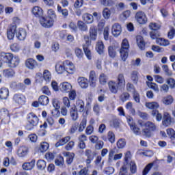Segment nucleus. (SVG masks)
<instances>
[{
	"label": "nucleus",
	"instance_id": "11",
	"mask_svg": "<svg viewBox=\"0 0 175 175\" xmlns=\"http://www.w3.org/2000/svg\"><path fill=\"white\" fill-rule=\"evenodd\" d=\"M78 148L80 150H85L87 146L85 145V142H87V135L82 134L78 137Z\"/></svg>",
	"mask_w": 175,
	"mask_h": 175
},
{
	"label": "nucleus",
	"instance_id": "50",
	"mask_svg": "<svg viewBox=\"0 0 175 175\" xmlns=\"http://www.w3.org/2000/svg\"><path fill=\"white\" fill-rule=\"evenodd\" d=\"M49 147H50V145H49V143L42 142L40 146V151L41 152H46V151L49 150Z\"/></svg>",
	"mask_w": 175,
	"mask_h": 175
},
{
	"label": "nucleus",
	"instance_id": "4",
	"mask_svg": "<svg viewBox=\"0 0 175 175\" xmlns=\"http://www.w3.org/2000/svg\"><path fill=\"white\" fill-rule=\"evenodd\" d=\"M135 18L137 23H139L141 25H144L147 23V15L143 11H138L135 16Z\"/></svg>",
	"mask_w": 175,
	"mask_h": 175
},
{
	"label": "nucleus",
	"instance_id": "24",
	"mask_svg": "<svg viewBox=\"0 0 175 175\" xmlns=\"http://www.w3.org/2000/svg\"><path fill=\"white\" fill-rule=\"evenodd\" d=\"M35 159H33L30 162H27L23 164L22 167L23 170H32L35 167Z\"/></svg>",
	"mask_w": 175,
	"mask_h": 175
},
{
	"label": "nucleus",
	"instance_id": "21",
	"mask_svg": "<svg viewBox=\"0 0 175 175\" xmlns=\"http://www.w3.org/2000/svg\"><path fill=\"white\" fill-rule=\"evenodd\" d=\"M55 70L59 75H62L63 72H66L65 62H58L55 65Z\"/></svg>",
	"mask_w": 175,
	"mask_h": 175
},
{
	"label": "nucleus",
	"instance_id": "45",
	"mask_svg": "<svg viewBox=\"0 0 175 175\" xmlns=\"http://www.w3.org/2000/svg\"><path fill=\"white\" fill-rule=\"evenodd\" d=\"M3 76H5V77H13V76H14L15 72L14 70H13V69L10 68L3 70Z\"/></svg>",
	"mask_w": 175,
	"mask_h": 175
},
{
	"label": "nucleus",
	"instance_id": "48",
	"mask_svg": "<svg viewBox=\"0 0 175 175\" xmlns=\"http://www.w3.org/2000/svg\"><path fill=\"white\" fill-rule=\"evenodd\" d=\"M99 83L102 85H105L107 83V75L102 73L99 76Z\"/></svg>",
	"mask_w": 175,
	"mask_h": 175
},
{
	"label": "nucleus",
	"instance_id": "41",
	"mask_svg": "<svg viewBox=\"0 0 175 175\" xmlns=\"http://www.w3.org/2000/svg\"><path fill=\"white\" fill-rule=\"evenodd\" d=\"M66 159V163L68 165H71L72 162H73V159L75 158V154L70 153L69 152H66L65 154Z\"/></svg>",
	"mask_w": 175,
	"mask_h": 175
},
{
	"label": "nucleus",
	"instance_id": "37",
	"mask_svg": "<svg viewBox=\"0 0 175 175\" xmlns=\"http://www.w3.org/2000/svg\"><path fill=\"white\" fill-rule=\"evenodd\" d=\"M57 12L58 13L62 14L64 18H66V17L69 16V11H68L66 9H62V7H61L59 5H57Z\"/></svg>",
	"mask_w": 175,
	"mask_h": 175
},
{
	"label": "nucleus",
	"instance_id": "32",
	"mask_svg": "<svg viewBox=\"0 0 175 175\" xmlns=\"http://www.w3.org/2000/svg\"><path fill=\"white\" fill-rule=\"evenodd\" d=\"M82 18L86 24H92L94 22V16L88 13L84 14L82 16Z\"/></svg>",
	"mask_w": 175,
	"mask_h": 175
},
{
	"label": "nucleus",
	"instance_id": "40",
	"mask_svg": "<svg viewBox=\"0 0 175 175\" xmlns=\"http://www.w3.org/2000/svg\"><path fill=\"white\" fill-rule=\"evenodd\" d=\"M131 80L134 83V84H137L139 81V72L136 70H134L131 74Z\"/></svg>",
	"mask_w": 175,
	"mask_h": 175
},
{
	"label": "nucleus",
	"instance_id": "51",
	"mask_svg": "<svg viewBox=\"0 0 175 175\" xmlns=\"http://www.w3.org/2000/svg\"><path fill=\"white\" fill-rule=\"evenodd\" d=\"M131 17V11L126 10L120 15V19L122 21H125L127 18H129Z\"/></svg>",
	"mask_w": 175,
	"mask_h": 175
},
{
	"label": "nucleus",
	"instance_id": "57",
	"mask_svg": "<svg viewBox=\"0 0 175 175\" xmlns=\"http://www.w3.org/2000/svg\"><path fill=\"white\" fill-rule=\"evenodd\" d=\"M48 18H51V20H54V18H57V14H55V11L53 9L48 10L47 12Z\"/></svg>",
	"mask_w": 175,
	"mask_h": 175
},
{
	"label": "nucleus",
	"instance_id": "30",
	"mask_svg": "<svg viewBox=\"0 0 175 175\" xmlns=\"http://www.w3.org/2000/svg\"><path fill=\"white\" fill-rule=\"evenodd\" d=\"M9 98V89L2 88L0 89V99H8Z\"/></svg>",
	"mask_w": 175,
	"mask_h": 175
},
{
	"label": "nucleus",
	"instance_id": "59",
	"mask_svg": "<svg viewBox=\"0 0 175 175\" xmlns=\"http://www.w3.org/2000/svg\"><path fill=\"white\" fill-rule=\"evenodd\" d=\"M116 144L118 148H124V147L126 146V142L125 141V139L121 138L117 142Z\"/></svg>",
	"mask_w": 175,
	"mask_h": 175
},
{
	"label": "nucleus",
	"instance_id": "13",
	"mask_svg": "<svg viewBox=\"0 0 175 175\" xmlns=\"http://www.w3.org/2000/svg\"><path fill=\"white\" fill-rule=\"evenodd\" d=\"M64 65L66 66V72L67 73H69L70 75H73V72L75 70H76V67L75 66V64L72 63V62L69 60L64 61Z\"/></svg>",
	"mask_w": 175,
	"mask_h": 175
},
{
	"label": "nucleus",
	"instance_id": "6",
	"mask_svg": "<svg viewBox=\"0 0 175 175\" xmlns=\"http://www.w3.org/2000/svg\"><path fill=\"white\" fill-rule=\"evenodd\" d=\"M72 108L77 110L79 113H84L85 111V103L80 98L77 99Z\"/></svg>",
	"mask_w": 175,
	"mask_h": 175
},
{
	"label": "nucleus",
	"instance_id": "28",
	"mask_svg": "<svg viewBox=\"0 0 175 175\" xmlns=\"http://www.w3.org/2000/svg\"><path fill=\"white\" fill-rule=\"evenodd\" d=\"M0 120H10V116H9V111L8 109L3 108L0 109Z\"/></svg>",
	"mask_w": 175,
	"mask_h": 175
},
{
	"label": "nucleus",
	"instance_id": "64",
	"mask_svg": "<svg viewBox=\"0 0 175 175\" xmlns=\"http://www.w3.org/2000/svg\"><path fill=\"white\" fill-rule=\"evenodd\" d=\"M133 98L136 103H139L140 102V94H139L137 91L133 93Z\"/></svg>",
	"mask_w": 175,
	"mask_h": 175
},
{
	"label": "nucleus",
	"instance_id": "26",
	"mask_svg": "<svg viewBox=\"0 0 175 175\" xmlns=\"http://www.w3.org/2000/svg\"><path fill=\"white\" fill-rule=\"evenodd\" d=\"M102 138H103V140H104V142H107V140H108L111 144H113L116 142V135L114 134V133L113 131H109L107 133V137H103Z\"/></svg>",
	"mask_w": 175,
	"mask_h": 175
},
{
	"label": "nucleus",
	"instance_id": "9",
	"mask_svg": "<svg viewBox=\"0 0 175 175\" xmlns=\"http://www.w3.org/2000/svg\"><path fill=\"white\" fill-rule=\"evenodd\" d=\"M108 87L111 94H117V92H118V90H121L122 88L118 85L117 82L114 81H109L108 82Z\"/></svg>",
	"mask_w": 175,
	"mask_h": 175
},
{
	"label": "nucleus",
	"instance_id": "63",
	"mask_svg": "<svg viewBox=\"0 0 175 175\" xmlns=\"http://www.w3.org/2000/svg\"><path fill=\"white\" fill-rule=\"evenodd\" d=\"M55 163L56 166H64V157L61 156L59 157L55 160Z\"/></svg>",
	"mask_w": 175,
	"mask_h": 175
},
{
	"label": "nucleus",
	"instance_id": "61",
	"mask_svg": "<svg viewBox=\"0 0 175 175\" xmlns=\"http://www.w3.org/2000/svg\"><path fill=\"white\" fill-rule=\"evenodd\" d=\"M110 126L113 128H118L120 126V120L118 119H113L110 121L109 122Z\"/></svg>",
	"mask_w": 175,
	"mask_h": 175
},
{
	"label": "nucleus",
	"instance_id": "22",
	"mask_svg": "<svg viewBox=\"0 0 175 175\" xmlns=\"http://www.w3.org/2000/svg\"><path fill=\"white\" fill-rule=\"evenodd\" d=\"M69 113L70 117L72 118V121H77L79 119V111L72 107L69 109Z\"/></svg>",
	"mask_w": 175,
	"mask_h": 175
},
{
	"label": "nucleus",
	"instance_id": "52",
	"mask_svg": "<svg viewBox=\"0 0 175 175\" xmlns=\"http://www.w3.org/2000/svg\"><path fill=\"white\" fill-rule=\"evenodd\" d=\"M152 116L154 117L156 116L157 121H162V113H159V111L158 110H153L152 111Z\"/></svg>",
	"mask_w": 175,
	"mask_h": 175
},
{
	"label": "nucleus",
	"instance_id": "62",
	"mask_svg": "<svg viewBox=\"0 0 175 175\" xmlns=\"http://www.w3.org/2000/svg\"><path fill=\"white\" fill-rule=\"evenodd\" d=\"M129 98H131V94L128 92H123L120 96L122 102H126V100H129Z\"/></svg>",
	"mask_w": 175,
	"mask_h": 175
},
{
	"label": "nucleus",
	"instance_id": "53",
	"mask_svg": "<svg viewBox=\"0 0 175 175\" xmlns=\"http://www.w3.org/2000/svg\"><path fill=\"white\" fill-rule=\"evenodd\" d=\"M147 85L148 87H149V88H151L152 90H153V91H155L156 92H159V88H158V85H157V83L149 82V83H147Z\"/></svg>",
	"mask_w": 175,
	"mask_h": 175
},
{
	"label": "nucleus",
	"instance_id": "49",
	"mask_svg": "<svg viewBox=\"0 0 175 175\" xmlns=\"http://www.w3.org/2000/svg\"><path fill=\"white\" fill-rule=\"evenodd\" d=\"M130 166V172L132 174H135L136 172H137V166L136 165V163L135 161H131L129 163Z\"/></svg>",
	"mask_w": 175,
	"mask_h": 175
},
{
	"label": "nucleus",
	"instance_id": "35",
	"mask_svg": "<svg viewBox=\"0 0 175 175\" xmlns=\"http://www.w3.org/2000/svg\"><path fill=\"white\" fill-rule=\"evenodd\" d=\"M69 140H70V137L69 136L65 137L62 139H59V142H57L55 146V147H60V146H65V144H66V143H68Z\"/></svg>",
	"mask_w": 175,
	"mask_h": 175
},
{
	"label": "nucleus",
	"instance_id": "43",
	"mask_svg": "<svg viewBox=\"0 0 175 175\" xmlns=\"http://www.w3.org/2000/svg\"><path fill=\"white\" fill-rule=\"evenodd\" d=\"M77 27L79 29H80V31H88V27L87 26V25H85V23H84V22L81 21H79L77 22Z\"/></svg>",
	"mask_w": 175,
	"mask_h": 175
},
{
	"label": "nucleus",
	"instance_id": "60",
	"mask_svg": "<svg viewBox=\"0 0 175 175\" xmlns=\"http://www.w3.org/2000/svg\"><path fill=\"white\" fill-rule=\"evenodd\" d=\"M85 126H87V119L83 118L80 123L79 132H83L85 129Z\"/></svg>",
	"mask_w": 175,
	"mask_h": 175
},
{
	"label": "nucleus",
	"instance_id": "56",
	"mask_svg": "<svg viewBox=\"0 0 175 175\" xmlns=\"http://www.w3.org/2000/svg\"><path fill=\"white\" fill-rule=\"evenodd\" d=\"M162 69L165 73L166 76H173V72L169 69V66L167 65H163Z\"/></svg>",
	"mask_w": 175,
	"mask_h": 175
},
{
	"label": "nucleus",
	"instance_id": "1",
	"mask_svg": "<svg viewBox=\"0 0 175 175\" xmlns=\"http://www.w3.org/2000/svg\"><path fill=\"white\" fill-rule=\"evenodd\" d=\"M142 126H145V128L142 130V135L146 136V137H151V135H152V132H155L157 131V126L152 122L148 121L144 124H141Z\"/></svg>",
	"mask_w": 175,
	"mask_h": 175
},
{
	"label": "nucleus",
	"instance_id": "8",
	"mask_svg": "<svg viewBox=\"0 0 175 175\" xmlns=\"http://www.w3.org/2000/svg\"><path fill=\"white\" fill-rule=\"evenodd\" d=\"M40 23L44 28H51L54 25V20L48 17H42L40 19Z\"/></svg>",
	"mask_w": 175,
	"mask_h": 175
},
{
	"label": "nucleus",
	"instance_id": "46",
	"mask_svg": "<svg viewBox=\"0 0 175 175\" xmlns=\"http://www.w3.org/2000/svg\"><path fill=\"white\" fill-rule=\"evenodd\" d=\"M116 148H112L109 150V156H108V162L111 163L114 159V156L116 155Z\"/></svg>",
	"mask_w": 175,
	"mask_h": 175
},
{
	"label": "nucleus",
	"instance_id": "3",
	"mask_svg": "<svg viewBox=\"0 0 175 175\" xmlns=\"http://www.w3.org/2000/svg\"><path fill=\"white\" fill-rule=\"evenodd\" d=\"M27 120L31 126H37L39 124V118L33 112L27 114Z\"/></svg>",
	"mask_w": 175,
	"mask_h": 175
},
{
	"label": "nucleus",
	"instance_id": "7",
	"mask_svg": "<svg viewBox=\"0 0 175 175\" xmlns=\"http://www.w3.org/2000/svg\"><path fill=\"white\" fill-rule=\"evenodd\" d=\"M85 155L87 157L85 163L87 165H90L96 157V152L92 151L91 149H86L85 151Z\"/></svg>",
	"mask_w": 175,
	"mask_h": 175
},
{
	"label": "nucleus",
	"instance_id": "36",
	"mask_svg": "<svg viewBox=\"0 0 175 175\" xmlns=\"http://www.w3.org/2000/svg\"><path fill=\"white\" fill-rule=\"evenodd\" d=\"M104 49H105V45L103 44V42L98 41L96 45V50L97 51L98 54H103Z\"/></svg>",
	"mask_w": 175,
	"mask_h": 175
},
{
	"label": "nucleus",
	"instance_id": "38",
	"mask_svg": "<svg viewBox=\"0 0 175 175\" xmlns=\"http://www.w3.org/2000/svg\"><path fill=\"white\" fill-rule=\"evenodd\" d=\"M28 154V148L22 146L18 150V154L19 157H25Z\"/></svg>",
	"mask_w": 175,
	"mask_h": 175
},
{
	"label": "nucleus",
	"instance_id": "27",
	"mask_svg": "<svg viewBox=\"0 0 175 175\" xmlns=\"http://www.w3.org/2000/svg\"><path fill=\"white\" fill-rule=\"evenodd\" d=\"M145 106L150 110H157V109H159V103L157 101L148 102L146 103Z\"/></svg>",
	"mask_w": 175,
	"mask_h": 175
},
{
	"label": "nucleus",
	"instance_id": "23",
	"mask_svg": "<svg viewBox=\"0 0 175 175\" xmlns=\"http://www.w3.org/2000/svg\"><path fill=\"white\" fill-rule=\"evenodd\" d=\"M137 44L140 50H144L146 49V42L142 36H137L136 37Z\"/></svg>",
	"mask_w": 175,
	"mask_h": 175
},
{
	"label": "nucleus",
	"instance_id": "16",
	"mask_svg": "<svg viewBox=\"0 0 175 175\" xmlns=\"http://www.w3.org/2000/svg\"><path fill=\"white\" fill-rule=\"evenodd\" d=\"M13 57V54L10 53H5L1 52L0 53V59L3 61V62H5V64H9L10 62V59H12Z\"/></svg>",
	"mask_w": 175,
	"mask_h": 175
},
{
	"label": "nucleus",
	"instance_id": "5",
	"mask_svg": "<svg viewBox=\"0 0 175 175\" xmlns=\"http://www.w3.org/2000/svg\"><path fill=\"white\" fill-rule=\"evenodd\" d=\"M84 40L85 41V44H83V51L85 55H86L88 59H92V56L91 55V51L88 49V46L91 44V41H90V37L88 36H84Z\"/></svg>",
	"mask_w": 175,
	"mask_h": 175
},
{
	"label": "nucleus",
	"instance_id": "39",
	"mask_svg": "<svg viewBox=\"0 0 175 175\" xmlns=\"http://www.w3.org/2000/svg\"><path fill=\"white\" fill-rule=\"evenodd\" d=\"M156 43L157 44H159L160 46H169L170 44V42L168 40H166L165 38H159L156 40Z\"/></svg>",
	"mask_w": 175,
	"mask_h": 175
},
{
	"label": "nucleus",
	"instance_id": "33",
	"mask_svg": "<svg viewBox=\"0 0 175 175\" xmlns=\"http://www.w3.org/2000/svg\"><path fill=\"white\" fill-rule=\"evenodd\" d=\"M49 102H50V100L49 99V97L45 95H42L38 98V103L42 106H47Z\"/></svg>",
	"mask_w": 175,
	"mask_h": 175
},
{
	"label": "nucleus",
	"instance_id": "15",
	"mask_svg": "<svg viewBox=\"0 0 175 175\" xmlns=\"http://www.w3.org/2000/svg\"><path fill=\"white\" fill-rule=\"evenodd\" d=\"M172 118L169 112H164L162 124L164 126H170L172 124Z\"/></svg>",
	"mask_w": 175,
	"mask_h": 175
},
{
	"label": "nucleus",
	"instance_id": "25",
	"mask_svg": "<svg viewBox=\"0 0 175 175\" xmlns=\"http://www.w3.org/2000/svg\"><path fill=\"white\" fill-rule=\"evenodd\" d=\"M16 26L15 25H12L10 26L7 31V36L8 38L9 39V40H12L14 39V35L16 33Z\"/></svg>",
	"mask_w": 175,
	"mask_h": 175
},
{
	"label": "nucleus",
	"instance_id": "18",
	"mask_svg": "<svg viewBox=\"0 0 175 175\" xmlns=\"http://www.w3.org/2000/svg\"><path fill=\"white\" fill-rule=\"evenodd\" d=\"M38 65V62L31 58L27 59L25 62L26 68L28 69H35V68H37Z\"/></svg>",
	"mask_w": 175,
	"mask_h": 175
},
{
	"label": "nucleus",
	"instance_id": "44",
	"mask_svg": "<svg viewBox=\"0 0 175 175\" xmlns=\"http://www.w3.org/2000/svg\"><path fill=\"white\" fill-rule=\"evenodd\" d=\"M173 100H174V99L172 96H167L164 97L162 99V103L164 105H172L173 103Z\"/></svg>",
	"mask_w": 175,
	"mask_h": 175
},
{
	"label": "nucleus",
	"instance_id": "42",
	"mask_svg": "<svg viewBox=\"0 0 175 175\" xmlns=\"http://www.w3.org/2000/svg\"><path fill=\"white\" fill-rule=\"evenodd\" d=\"M89 80L92 82V85L95 87V82L96 81V74L95 73V71H90L89 75Z\"/></svg>",
	"mask_w": 175,
	"mask_h": 175
},
{
	"label": "nucleus",
	"instance_id": "58",
	"mask_svg": "<svg viewBox=\"0 0 175 175\" xmlns=\"http://www.w3.org/2000/svg\"><path fill=\"white\" fill-rule=\"evenodd\" d=\"M43 77L45 81L49 83L51 80V73L49 70H45L43 73Z\"/></svg>",
	"mask_w": 175,
	"mask_h": 175
},
{
	"label": "nucleus",
	"instance_id": "20",
	"mask_svg": "<svg viewBox=\"0 0 175 175\" xmlns=\"http://www.w3.org/2000/svg\"><path fill=\"white\" fill-rule=\"evenodd\" d=\"M16 35L18 40H25V38H27V31L23 28H20L16 31Z\"/></svg>",
	"mask_w": 175,
	"mask_h": 175
},
{
	"label": "nucleus",
	"instance_id": "29",
	"mask_svg": "<svg viewBox=\"0 0 175 175\" xmlns=\"http://www.w3.org/2000/svg\"><path fill=\"white\" fill-rule=\"evenodd\" d=\"M32 13L36 17L43 16V10L39 6H35L32 9Z\"/></svg>",
	"mask_w": 175,
	"mask_h": 175
},
{
	"label": "nucleus",
	"instance_id": "31",
	"mask_svg": "<svg viewBox=\"0 0 175 175\" xmlns=\"http://www.w3.org/2000/svg\"><path fill=\"white\" fill-rule=\"evenodd\" d=\"M117 81L116 82L119 87H121L122 88H124L125 87V77H124L123 74H119L117 77Z\"/></svg>",
	"mask_w": 175,
	"mask_h": 175
},
{
	"label": "nucleus",
	"instance_id": "17",
	"mask_svg": "<svg viewBox=\"0 0 175 175\" xmlns=\"http://www.w3.org/2000/svg\"><path fill=\"white\" fill-rule=\"evenodd\" d=\"M89 34L91 40H96L98 38V28L96 26H91L89 29Z\"/></svg>",
	"mask_w": 175,
	"mask_h": 175
},
{
	"label": "nucleus",
	"instance_id": "47",
	"mask_svg": "<svg viewBox=\"0 0 175 175\" xmlns=\"http://www.w3.org/2000/svg\"><path fill=\"white\" fill-rule=\"evenodd\" d=\"M21 49V47L20 46V44L17 42H14L10 45V50H12V51L14 53L20 51Z\"/></svg>",
	"mask_w": 175,
	"mask_h": 175
},
{
	"label": "nucleus",
	"instance_id": "19",
	"mask_svg": "<svg viewBox=\"0 0 175 175\" xmlns=\"http://www.w3.org/2000/svg\"><path fill=\"white\" fill-rule=\"evenodd\" d=\"M20 64V57L18 56H13L12 59L10 60L8 63V66L10 68H16V66H18Z\"/></svg>",
	"mask_w": 175,
	"mask_h": 175
},
{
	"label": "nucleus",
	"instance_id": "2",
	"mask_svg": "<svg viewBox=\"0 0 175 175\" xmlns=\"http://www.w3.org/2000/svg\"><path fill=\"white\" fill-rule=\"evenodd\" d=\"M128 51H129V42H128V40L124 39L120 51V57L124 62L126 61V58H128Z\"/></svg>",
	"mask_w": 175,
	"mask_h": 175
},
{
	"label": "nucleus",
	"instance_id": "54",
	"mask_svg": "<svg viewBox=\"0 0 175 175\" xmlns=\"http://www.w3.org/2000/svg\"><path fill=\"white\" fill-rule=\"evenodd\" d=\"M166 83L169 85L170 88L173 90L175 88V79L174 78L170 77L166 79Z\"/></svg>",
	"mask_w": 175,
	"mask_h": 175
},
{
	"label": "nucleus",
	"instance_id": "55",
	"mask_svg": "<svg viewBox=\"0 0 175 175\" xmlns=\"http://www.w3.org/2000/svg\"><path fill=\"white\" fill-rule=\"evenodd\" d=\"M37 167L40 170L46 169V161H44V160H38L37 162Z\"/></svg>",
	"mask_w": 175,
	"mask_h": 175
},
{
	"label": "nucleus",
	"instance_id": "10",
	"mask_svg": "<svg viewBox=\"0 0 175 175\" xmlns=\"http://www.w3.org/2000/svg\"><path fill=\"white\" fill-rule=\"evenodd\" d=\"M25 96L23 94H16L13 96V100L17 105H25Z\"/></svg>",
	"mask_w": 175,
	"mask_h": 175
},
{
	"label": "nucleus",
	"instance_id": "14",
	"mask_svg": "<svg viewBox=\"0 0 175 175\" xmlns=\"http://www.w3.org/2000/svg\"><path fill=\"white\" fill-rule=\"evenodd\" d=\"M59 89L62 92L66 94L68 92H70L72 91V84L69 82H63L59 85Z\"/></svg>",
	"mask_w": 175,
	"mask_h": 175
},
{
	"label": "nucleus",
	"instance_id": "34",
	"mask_svg": "<svg viewBox=\"0 0 175 175\" xmlns=\"http://www.w3.org/2000/svg\"><path fill=\"white\" fill-rule=\"evenodd\" d=\"M78 83L81 88H88V80L84 77H79L78 79Z\"/></svg>",
	"mask_w": 175,
	"mask_h": 175
},
{
	"label": "nucleus",
	"instance_id": "12",
	"mask_svg": "<svg viewBox=\"0 0 175 175\" xmlns=\"http://www.w3.org/2000/svg\"><path fill=\"white\" fill-rule=\"evenodd\" d=\"M121 32H122V27H121V25L119 23H114L112 25L111 33L113 36H120L121 35Z\"/></svg>",
	"mask_w": 175,
	"mask_h": 175
}]
</instances>
